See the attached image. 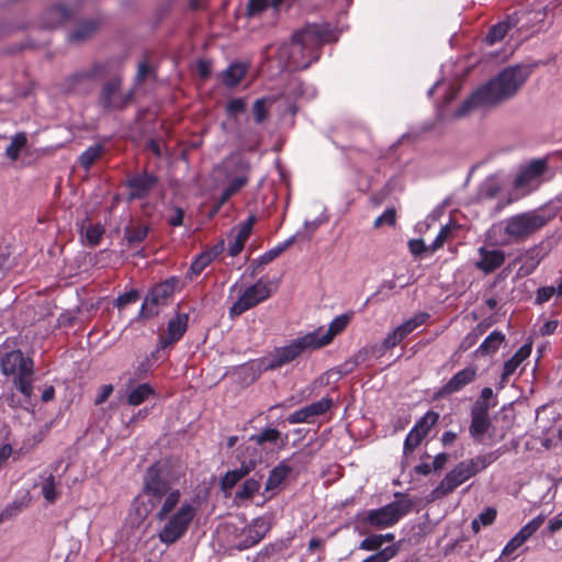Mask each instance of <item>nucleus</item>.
<instances>
[{"label": "nucleus", "instance_id": "bb28decb", "mask_svg": "<svg viewBox=\"0 0 562 562\" xmlns=\"http://www.w3.org/2000/svg\"><path fill=\"white\" fill-rule=\"evenodd\" d=\"M98 29V22L94 20L85 21L78 24L68 35V40L72 43H80L88 40Z\"/></svg>", "mask_w": 562, "mask_h": 562}, {"label": "nucleus", "instance_id": "6ab92c4d", "mask_svg": "<svg viewBox=\"0 0 562 562\" xmlns=\"http://www.w3.org/2000/svg\"><path fill=\"white\" fill-rule=\"evenodd\" d=\"M157 182V177L148 172L136 173L130 177L126 182L128 200L146 198L156 187Z\"/></svg>", "mask_w": 562, "mask_h": 562}, {"label": "nucleus", "instance_id": "a18cd8bd", "mask_svg": "<svg viewBox=\"0 0 562 562\" xmlns=\"http://www.w3.org/2000/svg\"><path fill=\"white\" fill-rule=\"evenodd\" d=\"M268 100L262 98L255 101L252 106V114L255 122L260 124L268 117Z\"/></svg>", "mask_w": 562, "mask_h": 562}, {"label": "nucleus", "instance_id": "e2e57ef3", "mask_svg": "<svg viewBox=\"0 0 562 562\" xmlns=\"http://www.w3.org/2000/svg\"><path fill=\"white\" fill-rule=\"evenodd\" d=\"M112 392H113V386L111 384L102 385L99 390V394L94 401V404L95 405L103 404L110 397Z\"/></svg>", "mask_w": 562, "mask_h": 562}, {"label": "nucleus", "instance_id": "a878e982", "mask_svg": "<svg viewBox=\"0 0 562 562\" xmlns=\"http://www.w3.org/2000/svg\"><path fill=\"white\" fill-rule=\"evenodd\" d=\"M292 472V468L288 464L286 460L280 462L276 468H273L268 476L266 482V491H273L278 488L285 479Z\"/></svg>", "mask_w": 562, "mask_h": 562}, {"label": "nucleus", "instance_id": "f3484780", "mask_svg": "<svg viewBox=\"0 0 562 562\" xmlns=\"http://www.w3.org/2000/svg\"><path fill=\"white\" fill-rule=\"evenodd\" d=\"M351 316L349 314H341L335 317L327 329L319 327L313 331H310V335L313 336L317 348H323L331 342L335 336L342 333L348 326Z\"/></svg>", "mask_w": 562, "mask_h": 562}, {"label": "nucleus", "instance_id": "b1692460", "mask_svg": "<svg viewBox=\"0 0 562 562\" xmlns=\"http://www.w3.org/2000/svg\"><path fill=\"white\" fill-rule=\"evenodd\" d=\"M256 223V216L249 215L248 218L241 223L238 227V232L233 237V240L229 243L228 246V254L232 257L237 256L244 248L245 243L247 241L248 237L250 236L252 226Z\"/></svg>", "mask_w": 562, "mask_h": 562}, {"label": "nucleus", "instance_id": "69168bd1", "mask_svg": "<svg viewBox=\"0 0 562 562\" xmlns=\"http://www.w3.org/2000/svg\"><path fill=\"white\" fill-rule=\"evenodd\" d=\"M540 260L535 258V257H530L528 258L525 263L520 267L519 271L522 272V274H530L533 272V270L536 269V267L539 265Z\"/></svg>", "mask_w": 562, "mask_h": 562}, {"label": "nucleus", "instance_id": "8fccbe9b", "mask_svg": "<svg viewBox=\"0 0 562 562\" xmlns=\"http://www.w3.org/2000/svg\"><path fill=\"white\" fill-rule=\"evenodd\" d=\"M245 110H246V103L240 98L232 99L226 104V113L231 117H237L239 114L244 113Z\"/></svg>", "mask_w": 562, "mask_h": 562}, {"label": "nucleus", "instance_id": "6e6d98bb", "mask_svg": "<svg viewBox=\"0 0 562 562\" xmlns=\"http://www.w3.org/2000/svg\"><path fill=\"white\" fill-rule=\"evenodd\" d=\"M139 299V294L136 290L123 293L115 300V306L123 308L128 304L135 303Z\"/></svg>", "mask_w": 562, "mask_h": 562}, {"label": "nucleus", "instance_id": "a19ab883", "mask_svg": "<svg viewBox=\"0 0 562 562\" xmlns=\"http://www.w3.org/2000/svg\"><path fill=\"white\" fill-rule=\"evenodd\" d=\"M398 552V548L395 544L389 546L386 548H383V550H380L367 559H364L362 562H389L391 559H393Z\"/></svg>", "mask_w": 562, "mask_h": 562}, {"label": "nucleus", "instance_id": "1a4fd4ad", "mask_svg": "<svg viewBox=\"0 0 562 562\" xmlns=\"http://www.w3.org/2000/svg\"><path fill=\"white\" fill-rule=\"evenodd\" d=\"M317 345L310 333L296 337L288 345L277 348L274 352L266 360V369L274 370L295 360L299 356L306 351L316 350Z\"/></svg>", "mask_w": 562, "mask_h": 562}, {"label": "nucleus", "instance_id": "cd10ccee", "mask_svg": "<svg viewBox=\"0 0 562 562\" xmlns=\"http://www.w3.org/2000/svg\"><path fill=\"white\" fill-rule=\"evenodd\" d=\"M281 432L276 428H265L258 435H252L250 437L251 441H255L258 446H265L266 443H271L277 446L278 442H281V446L284 443Z\"/></svg>", "mask_w": 562, "mask_h": 562}, {"label": "nucleus", "instance_id": "5701e85b", "mask_svg": "<svg viewBox=\"0 0 562 562\" xmlns=\"http://www.w3.org/2000/svg\"><path fill=\"white\" fill-rule=\"evenodd\" d=\"M490 417L486 406L473 405L471 409V425L469 431L475 440H481L490 427Z\"/></svg>", "mask_w": 562, "mask_h": 562}, {"label": "nucleus", "instance_id": "680f3d73", "mask_svg": "<svg viewBox=\"0 0 562 562\" xmlns=\"http://www.w3.org/2000/svg\"><path fill=\"white\" fill-rule=\"evenodd\" d=\"M408 248L414 256H419L426 250H429V246L427 247L422 239L409 240Z\"/></svg>", "mask_w": 562, "mask_h": 562}, {"label": "nucleus", "instance_id": "412c9836", "mask_svg": "<svg viewBox=\"0 0 562 562\" xmlns=\"http://www.w3.org/2000/svg\"><path fill=\"white\" fill-rule=\"evenodd\" d=\"M474 266L485 274L494 272L505 261V252L496 248L480 247Z\"/></svg>", "mask_w": 562, "mask_h": 562}, {"label": "nucleus", "instance_id": "4c0bfd02", "mask_svg": "<svg viewBox=\"0 0 562 562\" xmlns=\"http://www.w3.org/2000/svg\"><path fill=\"white\" fill-rule=\"evenodd\" d=\"M496 509L492 507L486 508L483 513H481L476 518L472 520V530L475 533H477L482 527L492 525L496 518Z\"/></svg>", "mask_w": 562, "mask_h": 562}, {"label": "nucleus", "instance_id": "79ce46f5", "mask_svg": "<svg viewBox=\"0 0 562 562\" xmlns=\"http://www.w3.org/2000/svg\"><path fill=\"white\" fill-rule=\"evenodd\" d=\"M260 488L259 481L255 479H248L244 482L241 487L236 493V498L248 499L252 497Z\"/></svg>", "mask_w": 562, "mask_h": 562}, {"label": "nucleus", "instance_id": "2eb2a0df", "mask_svg": "<svg viewBox=\"0 0 562 562\" xmlns=\"http://www.w3.org/2000/svg\"><path fill=\"white\" fill-rule=\"evenodd\" d=\"M429 318V314L422 312L405 321L403 324L390 331L382 341L384 349H392L401 344L411 333L417 327L426 323Z\"/></svg>", "mask_w": 562, "mask_h": 562}, {"label": "nucleus", "instance_id": "49530a36", "mask_svg": "<svg viewBox=\"0 0 562 562\" xmlns=\"http://www.w3.org/2000/svg\"><path fill=\"white\" fill-rule=\"evenodd\" d=\"M509 30V24L507 22L498 23L490 30L487 34V41L490 44H494L496 42H499L505 37Z\"/></svg>", "mask_w": 562, "mask_h": 562}, {"label": "nucleus", "instance_id": "c03bdc74", "mask_svg": "<svg viewBox=\"0 0 562 562\" xmlns=\"http://www.w3.org/2000/svg\"><path fill=\"white\" fill-rule=\"evenodd\" d=\"M211 262V257L206 252H201L191 263L189 277L199 276Z\"/></svg>", "mask_w": 562, "mask_h": 562}, {"label": "nucleus", "instance_id": "338daca9", "mask_svg": "<svg viewBox=\"0 0 562 562\" xmlns=\"http://www.w3.org/2000/svg\"><path fill=\"white\" fill-rule=\"evenodd\" d=\"M448 454L447 453H439L435 457L434 461H432V468L435 471H438L440 469H442L446 463L448 462Z\"/></svg>", "mask_w": 562, "mask_h": 562}, {"label": "nucleus", "instance_id": "37998d69", "mask_svg": "<svg viewBox=\"0 0 562 562\" xmlns=\"http://www.w3.org/2000/svg\"><path fill=\"white\" fill-rule=\"evenodd\" d=\"M294 241V237H291L290 239L285 240L284 243L276 246L274 248L270 249L269 251L265 252L260 258L259 261L261 265H267L274 260L277 257H279L290 245H292Z\"/></svg>", "mask_w": 562, "mask_h": 562}, {"label": "nucleus", "instance_id": "dca6fc26", "mask_svg": "<svg viewBox=\"0 0 562 562\" xmlns=\"http://www.w3.org/2000/svg\"><path fill=\"white\" fill-rule=\"evenodd\" d=\"M477 376V368L470 366L454 373L437 392L436 397L443 398L460 392L473 383Z\"/></svg>", "mask_w": 562, "mask_h": 562}, {"label": "nucleus", "instance_id": "39448f33", "mask_svg": "<svg viewBox=\"0 0 562 562\" xmlns=\"http://www.w3.org/2000/svg\"><path fill=\"white\" fill-rule=\"evenodd\" d=\"M550 218L542 210L518 213L493 225L490 237L498 246L521 244L544 227Z\"/></svg>", "mask_w": 562, "mask_h": 562}, {"label": "nucleus", "instance_id": "f257e3e1", "mask_svg": "<svg viewBox=\"0 0 562 562\" xmlns=\"http://www.w3.org/2000/svg\"><path fill=\"white\" fill-rule=\"evenodd\" d=\"M142 496L147 498L150 507H138L137 513L145 518L153 508H157L155 517L162 522L158 532L160 542L169 546L186 535L196 508L190 502L181 503L182 492L166 468L155 463L147 469Z\"/></svg>", "mask_w": 562, "mask_h": 562}, {"label": "nucleus", "instance_id": "a211bd4d", "mask_svg": "<svg viewBox=\"0 0 562 562\" xmlns=\"http://www.w3.org/2000/svg\"><path fill=\"white\" fill-rule=\"evenodd\" d=\"M333 405V400L328 396L321 398L294 413L286 418L289 424L312 423L315 417L325 414Z\"/></svg>", "mask_w": 562, "mask_h": 562}, {"label": "nucleus", "instance_id": "bf43d9fd", "mask_svg": "<svg viewBox=\"0 0 562 562\" xmlns=\"http://www.w3.org/2000/svg\"><path fill=\"white\" fill-rule=\"evenodd\" d=\"M184 211L178 206L171 209V213L167 216V223L170 226H181L183 223Z\"/></svg>", "mask_w": 562, "mask_h": 562}, {"label": "nucleus", "instance_id": "c85d7f7f", "mask_svg": "<svg viewBox=\"0 0 562 562\" xmlns=\"http://www.w3.org/2000/svg\"><path fill=\"white\" fill-rule=\"evenodd\" d=\"M501 184L495 178H487L477 191V200L482 203L495 199L501 192Z\"/></svg>", "mask_w": 562, "mask_h": 562}, {"label": "nucleus", "instance_id": "09e8293b", "mask_svg": "<svg viewBox=\"0 0 562 562\" xmlns=\"http://www.w3.org/2000/svg\"><path fill=\"white\" fill-rule=\"evenodd\" d=\"M382 537L378 535H372L367 538H364L360 544L359 549L367 550V551H380L382 549Z\"/></svg>", "mask_w": 562, "mask_h": 562}, {"label": "nucleus", "instance_id": "13d9d810", "mask_svg": "<svg viewBox=\"0 0 562 562\" xmlns=\"http://www.w3.org/2000/svg\"><path fill=\"white\" fill-rule=\"evenodd\" d=\"M150 76H154V69L147 63H140L135 76V85L143 83Z\"/></svg>", "mask_w": 562, "mask_h": 562}, {"label": "nucleus", "instance_id": "58836bf2", "mask_svg": "<svg viewBox=\"0 0 562 562\" xmlns=\"http://www.w3.org/2000/svg\"><path fill=\"white\" fill-rule=\"evenodd\" d=\"M425 438L424 435H422L418 429L414 426L409 432L407 434L404 447H403V454L405 458H407L413 451L418 447V445L422 442V440Z\"/></svg>", "mask_w": 562, "mask_h": 562}, {"label": "nucleus", "instance_id": "f704fd0d", "mask_svg": "<svg viewBox=\"0 0 562 562\" xmlns=\"http://www.w3.org/2000/svg\"><path fill=\"white\" fill-rule=\"evenodd\" d=\"M27 138L25 133H16L12 139L10 145L5 148L7 157L15 161L19 158L20 151L26 146Z\"/></svg>", "mask_w": 562, "mask_h": 562}, {"label": "nucleus", "instance_id": "aec40b11", "mask_svg": "<svg viewBox=\"0 0 562 562\" xmlns=\"http://www.w3.org/2000/svg\"><path fill=\"white\" fill-rule=\"evenodd\" d=\"M546 521V516L540 514L527 522L505 546L503 555H509L521 547Z\"/></svg>", "mask_w": 562, "mask_h": 562}, {"label": "nucleus", "instance_id": "c9c22d12", "mask_svg": "<svg viewBox=\"0 0 562 562\" xmlns=\"http://www.w3.org/2000/svg\"><path fill=\"white\" fill-rule=\"evenodd\" d=\"M246 74V66L241 63L231 65L223 74V80L227 86L237 85Z\"/></svg>", "mask_w": 562, "mask_h": 562}, {"label": "nucleus", "instance_id": "f8f14e48", "mask_svg": "<svg viewBox=\"0 0 562 562\" xmlns=\"http://www.w3.org/2000/svg\"><path fill=\"white\" fill-rule=\"evenodd\" d=\"M411 508V501L401 498L382 508L370 510L367 515V521L371 526L386 528L396 524Z\"/></svg>", "mask_w": 562, "mask_h": 562}, {"label": "nucleus", "instance_id": "7ed1b4c3", "mask_svg": "<svg viewBox=\"0 0 562 562\" xmlns=\"http://www.w3.org/2000/svg\"><path fill=\"white\" fill-rule=\"evenodd\" d=\"M529 75L530 70L526 66L516 65L505 68L496 77L475 90L454 112L453 116L459 119L467 115L472 109L494 106L513 99Z\"/></svg>", "mask_w": 562, "mask_h": 562}, {"label": "nucleus", "instance_id": "72a5a7b5", "mask_svg": "<svg viewBox=\"0 0 562 562\" xmlns=\"http://www.w3.org/2000/svg\"><path fill=\"white\" fill-rule=\"evenodd\" d=\"M148 232L149 228L147 225L138 224L136 226L126 227L124 235L130 246H136L146 239Z\"/></svg>", "mask_w": 562, "mask_h": 562}, {"label": "nucleus", "instance_id": "473e14b6", "mask_svg": "<svg viewBox=\"0 0 562 562\" xmlns=\"http://www.w3.org/2000/svg\"><path fill=\"white\" fill-rule=\"evenodd\" d=\"M154 389L148 383H142L130 392L126 402L128 405L137 406L154 395Z\"/></svg>", "mask_w": 562, "mask_h": 562}, {"label": "nucleus", "instance_id": "2f4dec72", "mask_svg": "<svg viewBox=\"0 0 562 562\" xmlns=\"http://www.w3.org/2000/svg\"><path fill=\"white\" fill-rule=\"evenodd\" d=\"M366 358H367V351L360 350L351 359H349L345 363H342L336 373L339 375L350 373L357 366L362 363L366 360ZM334 373H335L334 371L326 372L325 375L321 378V381L323 382L324 378L329 380L330 375ZM327 383H328V381H326V384Z\"/></svg>", "mask_w": 562, "mask_h": 562}, {"label": "nucleus", "instance_id": "864d4df0", "mask_svg": "<svg viewBox=\"0 0 562 562\" xmlns=\"http://www.w3.org/2000/svg\"><path fill=\"white\" fill-rule=\"evenodd\" d=\"M103 235V228L99 225H89L86 231V237L90 245L95 246L100 243Z\"/></svg>", "mask_w": 562, "mask_h": 562}, {"label": "nucleus", "instance_id": "774afa93", "mask_svg": "<svg viewBox=\"0 0 562 562\" xmlns=\"http://www.w3.org/2000/svg\"><path fill=\"white\" fill-rule=\"evenodd\" d=\"M560 529H562V518L560 516H557L549 521L548 530L551 533H554V532L559 531Z\"/></svg>", "mask_w": 562, "mask_h": 562}, {"label": "nucleus", "instance_id": "0e129e2a", "mask_svg": "<svg viewBox=\"0 0 562 562\" xmlns=\"http://www.w3.org/2000/svg\"><path fill=\"white\" fill-rule=\"evenodd\" d=\"M555 289L552 288V286H547V288H541L538 290V293H537V302L538 303H544L547 301H549L552 295L555 293Z\"/></svg>", "mask_w": 562, "mask_h": 562}, {"label": "nucleus", "instance_id": "ddd939ff", "mask_svg": "<svg viewBox=\"0 0 562 562\" xmlns=\"http://www.w3.org/2000/svg\"><path fill=\"white\" fill-rule=\"evenodd\" d=\"M179 282L180 280L178 278L172 277L155 285L143 302L140 315L144 317L157 315L159 313V306L167 304V301L175 293Z\"/></svg>", "mask_w": 562, "mask_h": 562}, {"label": "nucleus", "instance_id": "4be33fe9", "mask_svg": "<svg viewBox=\"0 0 562 562\" xmlns=\"http://www.w3.org/2000/svg\"><path fill=\"white\" fill-rule=\"evenodd\" d=\"M188 314H177L175 317H172L168 322L166 335L161 336L160 338V346L162 348H167L181 339L188 328Z\"/></svg>", "mask_w": 562, "mask_h": 562}, {"label": "nucleus", "instance_id": "de8ad7c7", "mask_svg": "<svg viewBox=\"0 0 562 562\" xmlns=\"http://www.w3.org/2000/svg\"><path fill=\"white\" fill-rule=\"evenodd\" d=\"M42 493H43L44 498L47 502L53 503L56 501L57 492H56V487H55V477L52 474H49L44 480V482L42 484Z\"/></svg>", "mask_w": 562, "mask_h": 562}, {"label": "nucleus", "instance_id": "f03ea898", "mask_svg": "<svg viewBox=\"0 0 562 562\" xmlns=\"http://www.w3.org/2000/svg\"><path fill=\"white\" fill-rule=\"evenodd\" d=\"M115 67L116 64L113 61L93 63L88 68L71 75L66 81L67 89L83 92L89 89L91 82L108 78L101 86L98 104L108 112L122 111L132 102L135 91L122 88L123 79Z\"/></svg>", "mask_w": 562, "mask_h": 562}, {"label": "nucleus", "instance_id": "c756f323", "mask_svg": "<svg viewBox=\"0 0 562 562\" xmlns=\"http://www.w3.org/2000/svg\"><path fill=\"white\" fill-rule=\"evenodd\" d=\"M505 336L498 330L492 331L476 349V353L491 355L498 350L499 346L504 341Z\"/></svg>", "mask_w": 562, "mask_h": 562}, {"label": "nucleus", "instance_id": "9d476101", "mask_svg": "<svg viewBox=\"0 0 562 562\" xmlns=\"http://www.w3.org/2000/svg\"><path fill=\"white\" fill-rule=\"evenodd\" d=\"M273 292L272 282L268 279L260 278L255 284L246 288L238 296L236 302L229 308L232 318L241 315L248 310L257 306L261 302L268 300Z\"/></svg>", "mask_w": 562, "mask_h": 562}, {"label": "nucleus", "instance_id": "4d7b16f0", "mask_svg": "<svg viewBox=\"0 0 562 562\" xmlns=\"http://www.w3.org/2000/svg\"><path fill=\"white\" fill-rule=\"evenodd\" d=\"M269 5V0H249L247 7L248 16H255L265 11Z\"/></svg>", "mask_w": 562, "mask_h": 562}, {"label": "nucleus", "instance_id": "423d86ee", "mask_svg": "<svg viewBox=\"0 0 562 562\" xmlns=\"http://www.w3.org/2000/svg\"><path fill=\"white\" fill-rule=\"evenodd\" d=\"M499 456V451L496 450L459 462L431 491L430 499L435 501L452 493L458 486L495 462Z\"/></svg>", "mask_w": 562, "mask_h": 562}, {"label": "nucleus", "instance_id": "5fc2aeb1", "mask_svg": "<svg viewBox=\"0 0 562 562\" xmlns=\"http://www.w3.org/2000/svg\"><path fill=\"white\" fill-rule=\"evenodd\" d=\"M493 396V390L491 387H484L481 391L480 398L475 402L474 405H481L482 407L486 406V411H490L492 407L496 405L495 402H492Z\"/></svg>", "mask_w": 562, "mask_h": 562}, {"label": "nucleus", "instance_id": "3c124183", "mask_svg": "<svg viewBox=\"0 0 562 562\" xmlns=\"http://www.w3.org/2000/svg\"><path fill=\"white\" fill-rule=\"evenodd\" d=\"M395 221H396V212H395V209L391 207V209H387L383 212V214H381L380 216H378L374 221V227H381L383 225H387V226H393L395 224Z\"/></svg>", "mask_w": 562, "mask_h": 562}, {"label": "nucleus", "instance_id": "9b49d317", "mask_svg": "<svg viewBox=\"0 0 562 562\" xmlns=\"http://www.w3.org/2000/svg\"><path fill=\"white\" fill-rule=\"evenodd\" d=\"M225 528L235 535L231 547L243 551L259 543L270 530L271 525L267 518L258 517L241 529L232 525H226Z\"/></svg>", "mask_w": 562, "mask_h": 562}, {"label": "nucleus", "instance_id": "ea45409f", "mask_svg": "<svg viewBox=\"0 0 562 562\" xmlns=\"http://www.w3.org/2000/svg\"><path fill=\"white\" fill-rule=\"evenodd\" d=\"M439 414L434 411H429L415 424V427L426 437L429 430L437 424Z\"/></svg>", "mask_w": 562, "mask_h": 562}, {"label": "nucleus", "instance_id": "20e7f679", "mask_svg": "<svg viewBox=\"0 0 562 562\" xmlns=\"http://www.w3.org/2000/svg\"><path fill=\"white\" fill-rule=\"evenodd\" d=\"M333 40V34L321 25H307L292 35L290 43L278 48V58L283 68L303 70L318 60L319 48Z\"/></svg>", "mask_w": 562, "mask_h": 562}, {"label": "nucleus", "instance_id": "393cba45", "mask_svg": "<svg viewBox=\"0 0 562 562\" xmlns=\"http://www.w3.org/2000/svg\"><path fill=\"white\" fill-rule=\"evenodd\" d=\"M531 352V345L525 344L521 346L515 355L504 363L503 373L501 375V383L505 384L508 378L514 374L516 369L526 360Z\"/></svg>", "mask_w": 562, "mask_h": 562}, {"label": "nucleus", "instance_id": "6e6552de", "mask_svg": "<svg viewBox=\"0 0 562 562\" xmlns=\"http://www.w3.org/2000/svg\"><path fill=\"white\" fill-rule=\"evenodd\" d=\"M249 173V164L243 159H235L225 164V186L215 202L214 212H217L233 195L247 186Z\"/></svg>", "mask_w": 562, "mask_h": 562}, {"label": "nucleus", "instance_id": "7c9ffc66", "mask_svg": "<svg viewBox=\"0 0 562 562\" xmlns=\"http://www.w3.org/2000/svg\"><path fill=\"white\" fill-rule=\"evenodd\" d=\"M70 18L69 10L64 5H56L45 13V25L55 27Z\"/></svg>", "mask_w": 562, "mask_h": 562}, {"label": "nucleus", "instance_id": "052dcab7", "mask_svg": "<svg viewBox=\"0 0 562 562\" xmlns=\"http://www.w3.org/2000/svg\"><path fill=\"white\" fill-rule=\"evenodd\" d=\"M241 480L240 474L237 473L235 470L228 471L224 477L222 479V487L223 490H231L233 488L237 482Z\"/></svg>", "mask_w": 562, "mask_h": 562}, {"label": "nucleus", "instance_id": "4468645a", "mask_svg": "<svg viewBox=\"0 0 562 562\" xmlns=\"http://www.w3.org/2000/svg\"><path fill=\"white\" fill-rule=\"evenodd\" d=\"M546 169L547 164L544 160L539 159L531 161L517 175L514 182L515 188L521 190L524 194L536 190L541 183V178Z\"/></svg>", "mask_w": 562, "mask_h": 562}, {"label": "nucleus", "instance_id": "603ef678", "mask_svg": "<svg viewBox=\"0 0 562 562\" xmlns=\"http://www.w3.org/2000/svg\"><path fill=\"white\" fill-rule=\"evenodd\" d=\"M450 234H451L450 226L446 225V226L441 227V229H440L439 234L437 235V237L435 238V240L431 243V245H429V251L435 252L439 248H441L443 246L445 241L449 238Z\"/></svg>", "mask_w": 562, "mask_h": 562}, {"label": "nucleus", "instance_id": "e433bc0d", "mask_svg": "<svg viewBox=\"0 0 562 562\" xmlns=\"http://www.w3.org/2000/svg\"><path fill=\"white\" fill-rule=\"evenodd\" d=\"M103 146L102 145H93L88 147L79 157V164L82 168L89 169L94 161L102 155Z\"/></svg>", "mask_w": 562, "mask_h": 562}, {"label": "nucleus", "instance_id": "0eeeda50", "mask_svg": "<svg viewBox=\"0 0 562 562\" xmlns=\"http://www.w3.org/2000/svg\"><path fill=\"white\" fill-rule=\"evenodd\" d=\"M1 372L12 376L14 387L22 394L24 401L30 403L34 390L35 370L32 358L21 350L5 352L0 358Z\"/></svg>", "mask_w": 562, "mask_h": 562}]
</instances>
